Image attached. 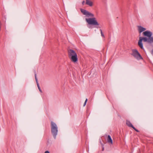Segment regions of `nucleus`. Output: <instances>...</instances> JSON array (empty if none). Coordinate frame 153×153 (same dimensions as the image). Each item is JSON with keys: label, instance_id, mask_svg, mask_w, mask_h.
<instances>
[{"label": "nucleus", "instance_id": "423d86ee", "mask_svg": "<svg viewBox=\"0 0 153 153\" xmlns=\"http://www.w3.org/2000/svg\"><path fill=\"white\" fill-rule=\"evenodd\" d=\"M137 30L139 33L140 34L143 32H144L146 30V29L141 26H137Z\"/></svg>", "mask_w": 153, "mask_h": 153}, {"label": "nucleus", "instance_id": "dca6fc26", "mask_svg": "<svg viewBox=\"0 0 153 153\" xmlns=\"http://www.w3.org/2000/svg\"><path fill=\"white\" fill-rule=\"evenodd\" d=\"M85 3V1H83L82 2V5H84Z\"/></svg>", "mask_w": 153, "mask_h": 153}, {"label": "nucleus", "instance_id": "f3484780", "mask_svg": "<svg viewBox=\"0 0 153 153\" xmlns=\"http://www.w3.org/2000/svg\"><path fill=\"white\" fill-rule=\"evenodd\" d=\"M44 153H50L48 151H45Z\"/></svg>", "mask_w": 153, "mask_h": 153}, {"label": "nucleus", "instance_id": "f257e3e1", "mask_svg": "<svg viewBox=\"0 0 153 153\" xmlns=\"http://www.w3.org/2000/svg\"><path fill=\"white\" fill-rule=\"evenodd\" d=\"M80 10L82 13L86 16L92 17V18L85 19V21L88 25L94 26H98L99 25V24L98 22L96 19L95 17H94V14L89 12L86 10L82 9H81Z\"/></svg>", "mask_w": 153, "mask_h": 153}, {"label": "nucleus", "instance_id": "6ab92c4d", "mask_svg": "<svg viewBox=\"0 0 153 153\" xmlns=\"http://www.w3.org/2000/svg\"><path fill=\"white\" fill-rule=\"evenodd\" d=\"M1 22L0 21V31L1 30Z\"/></svg>", "mask_w": 153, "mask_h": 153}, {"label": "nucleus", "instance_id": "f03ea898", "mask_svg": "<svg viewBox=\"0 0 153 153\" xmlns=\"http://www.w3.org/2000/svg\"><path fill=\"white\" fill-rule=\"evenodd\" d=\"M144 42H147L149 43H153V39L152 38H147L146 37H140L139 40L138 42L139 46L142 49H143V44L142 43V41Z\"/></svg>", "mask_w": 153, "mask_h": 153}, {"label": "nucleus", "instance_id": "6e6552de", "mask_svg": "<svg viewBox=\"0 0 153 153\" xmlns=\"http://www.w3.org/2000/svg\"><path fill=\"white\" fill-rule=\"evenodd\" d=\"M107 140L108 143H110L111 144H113V141L110 135L108 136Z\"/></svg>", "mask_w": 153, "mask_h": 153}, {"label": "nucleus", "instance_id": "f8f14e48", "mask_svg": "<svg viewBox=\"0 0 153 153\" xmlns=\"http://www.w3.org/2000/svg\"><path fill=\"white\" fill-rule=\"evenodd\" d=\"M87 100H88L87 99H86L84 103V104H83V106H84L86 104V103H87Z\"/></svg>", "mask_w": 153, "mask_h": 153}, {"label": "nucleus", "instance_id": "aec40b11", "mask_svg": "<svg viewBox=\"0 0 153 153\" xmlns=\"http://www.w3.org/2000/svg\"><path fill=\"white\" fill-rule=\"evenodd\" d=\"M35 78H37L36 74H35Z\"/></svg>", "mask_w": 153, "mask_h": 153}, {"label": "nucleus", "instance_id": "0eeeda50", "mask_svg": "<svg viewBox=\"0 0 153 153\" xmlns=\"http://www.w3.org/2000/svg\"><path fill=\"white\" fill-rule=\"evenodd\" d=\"M85 4L90 7H92L93 3L91 0H86Z\"/></svg>", "mask_w": 153, "mask_h": 153}, {"label": "nucleus", "instance_id": "a211bd4d", "mask_svg": "<svg viewBox=\"0 0 153 153\" xmlns=\"http://www.w3.org/2000/svg\"><path fill=\"white\" fill-rule=\"evenodd\" d=\"M151 53L152 55L153 56V49L151 51Z\"/></svg>", "mask_w": 153, "mask_h": 153}, {"label": "nucleus", "instance_id": "7ed1b4c3", "mask_svg": "<svg viewBox=\"0 0 153 153\" xmlns=\"http://www.w3.org/2000/svg\"><path fill=\"white\" fill-rule=\"evenodd\" d=\"M69 57L71 61L76 62L78 60V57L76 53L72 49L68 51Z\"/></svg>", "mask_w": 153, "mask_h": 153}, {"label": "nucleus", "instance_id": "4468645a", "mask_svg": "<svg viewBox=\"0 0 153 153\" xmlns=\"http://www.w3.org/2000/svg\"><path fill=\"white\" fill-rule=\"evenodd\" d=\"M36 79V81L37 83V85H38V84H39L38 82V79H37V78H35Z\"/></svg>", "mask_w": 153, "mask_h": 153}, {"label": "nucleus", "instance_id": "9d476101", "mask_svg": "<svg viewBox=\"0 0 153 153\" xmlns=\"http://www.w3.org/2000/svg\"><path fill=\"white\" fill-rule=\"evenodd\" d=\"M100 32H101V36L103 38H104L105 37V36H104V35L103 33H102V30L101 29H100Z\"/></svg>", "mask_w": 153, "mask_h": 153}, {"label": "nucleus", "instance_id": "20e7f679", "mask_svg": "<svg viewBox=\"0 0 153 153\" xmlns=\"http://www.w3.org/2000/svg\"><path fill=\"white\" fill-rule=\"evenodd\" d=\"M51 132L55 139L58 133V127L56 124L53 121L51 122Z\"/></svg>", "mask_w": 153, "mask_h": 153}, {"label": "nucleus", "instance_id": "1a4fd4ad", "mask_svg": "<svg viewBox=\"0 0 153 153\" xmlns=\"http://www.w3.org/2000/svg\"><path fill=\"white\" fill-rule=\"evenodd\" d=\"M126 124L129 127H131L132 128L134 126L130 123V122L128 120H126Z\"/></svg>", "mask_w": 153, "mask_h": 153}, {"label": "nucleus", "instance_id": "2eb2a0df", "mask_svg": "<svg viewBox=\"0 0 153 153\" xmlns=\"http://www.w3.org/2000/svg\"><path fill=\"white\" fill-rule=\"evenodd\" d=\"M36 79V81L37 83V85H38V84H39L38 82V79H37V78H35Z\"/></svg>", "mask_w": 153, "mask_h": 153}, {"label": "nucleus", "instance_id": "39448f33", "mask_svg": "<svg viewBox=\"0 0 153 153\" xmlns=\"http://www.w3.org/2000/svg\"><path fill=\"white\" fill-rule=\"evenodd\" d=\"M131 55L137 60H140L143 59L140 53L136 49H134L132 50Z\"/></svg>", "mask_w": 153, "mask_h": 153}, {"label": "nucleus", "instance_id": "ddd939ff", "mask_svg": "<svg viewBox=\"0 0 153 153\" xmlns=\"http://www.w3.org/2000/svg\"><path fill=\"white\" fill-rule=\"evenodd\" d=\"M132 128L133 129H134L136 131H137V132H139V131L138 130H137V129L136 128H135L134 126H133V127Z\"/></svg>", "mask_w": 153, "mask_h": 153}, {"label": "nucleus", "instance_id": "9b49d317", "mask_svg": "<svg viewBox=\"0 0 153 153\" xmlns=\"http://www.w3.org/2000/svg\"><path fill=\"white\" fill-rule=\"evenodd\" d=\"M37 87H38V88L39 91L41 92H42V90H41L40 87V86H39V84H38V85H37Z\"/></svg>", "mask_w": 153, "mask_h": 153}]
</instances>
